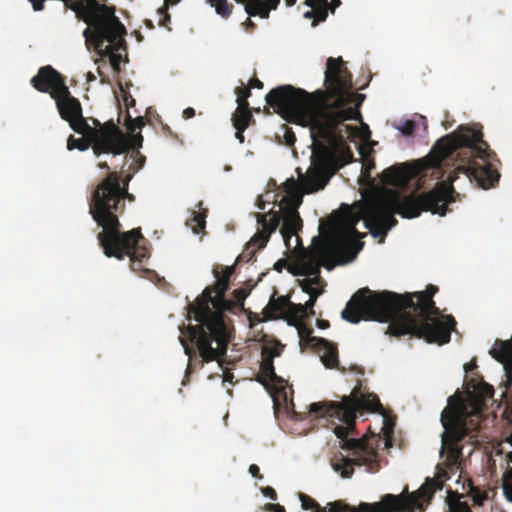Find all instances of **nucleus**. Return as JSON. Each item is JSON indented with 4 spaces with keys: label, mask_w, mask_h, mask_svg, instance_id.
Wrapping results in <instances>:
<instances>
[{
    "label": "nucleus",
    "mask_w": 512,
    "mask_h": 512,
    "mask_svg": "<svg viewBox=\"0 0 512 512\" xmlns=\"http://www.w3.org/2000/svg\"><path fill=\"white\" fill-rule=\"evenodd\" d=\"M290 302L291 301L289 296L275 297L274 294L270 298L268 305L264 309L265 318L268 320H273L279 317H284Z\"/></svg>",
    "instance_id": "nucleus-21"
},
{
    "label": "nucleus",
    "mask_w": 512,
    "mask_h": 512,
    "mask_svg": "<svg viewBox=\"0 0 512 512\" xmlns=\"http://www.w3.org/2000/svg\"><path fill=\"white\" fill-rule=\"evenodd\" d=\"M245 130H236V133H235V137L241 142L243 143L244 142V136H243V132Z\"/></svg>",
    "instance_id": "nucleus-55"
},
{
    "label": "nucleus",
    "mask_w": 512,
    "mask_h": 512,
    "mask_svg": "<svg viewBox=\"0 0 512 512\" xmlns=\"http://www.w3.org/2000/svg\"><path fill=\"white\" fill-rule=\"evenodd\" d=\"M239 4L245 6V12L250 16H260L261 18H268V11L264 8V0H235Z\"/></svg>",
    "instance_id": "nucleus-27"
},
{
    "label": "nucleus",
    "mask_w": 512,
    "mask_h": 512,
    "mask_svg": "<svg viewBox=\"0 0 512 512\" xmlns=\"http://www.w3.org/2000/svg\"><path fill=\"white\" fill-rule=\"evenodd\" d=\"M233 273L234 266H216L213 269L215 284L206 287L201 296L189 305V315L197 324L188 325L185 336H180L179 341L190 361L201 364L212 361L220 363L227 353L231 336L223 312L243 308L249 293L239 288L232 292V300L225 298Z\"/></svg>",
    "instance_id": "nucleus-4"
},
{
    "label": "nucleus",
    "mask_w": 512,
    "mask_h": 512,
    "mask_svg": "<svg viewBox=\"0 0 512 512\" xmlns=\"http://www.w3.org/2000/svg\"><path fill=\"white\" fill-rule=\"evenodd\" d=\"M456 128H459V129H462V128H483V126L480 125V124L470 125V124L461 123Z\"/></svg>",
    "instance_id": "nucleus-52"
},
{
    "label": "nucleus",
    "mask_w": 512,
    "mask_h": 512,
    "mask_svg": "<svg viewBox=\"0 0 512 512\" xmlns=\"http://www.w3.org/2000/svg\"><path fill=\"white\" fill-rule=\"evenodd\" d=\"M233 377H234V375L231 372H225V374H224V380L225 381H230L231 382Z\"/></svg>",
    "instance_id": "nucleus-57"
},
{
    "label": "nucleus",
    "mask_w": 512,
    "mask_h": 512,
    "mask_svg": "<svg viewBox=\"0 0 512 512\" xmlns=\"http://www.w3.org/2000/svg\"><path fill=\"white\" fill-rule=\"evenodd\" d=\"M255 216L261 229L246 244L245 250L238 256V261L249 262L255 256L257 250L263 249L267 245L271 234L277 230L281 223V215L273 210L268 213H256Z\"/></svg>",
    "instance_id": "nucleus-15"
},
{
    "label": "nucleus",
    "mask_w": 512,
    "mask_h": 512,
    "mask_svg": "<svg viewBox=\"0 0 512 512\" xmlns=\"http://www.w3.org/2000/svg\"><path fill=\"white\" fill-rule=\"evenodd\" d=\"M287 318L289 325H295L303 322L308 318V312L303 304H295L290 302L289 307L284 315Z\"/></svg>",
    "instance_id": "nucleus-26"
},
{
    "label": "nucleus",
    "mask_w": 512,
    "mask_h": 512,
    "mask_svg": "<svg viewBox=\"0 0 512 512\" xmlns=\"http://www.w3.org/2000/svg\"><path fill=\"white\" fill-rule=\"evenodd\" d=\"M305 4L312 8L304 14L305 18H315L313 25L325 21L328 16V0H306Z\"/></svg>",
    "instance_id": "nucleus-23"
},
{
    "label": "nucleus",
    "mask_w": 512,
    "mask_h": 512,
    "mask_svg": "<svg viewBox=\"0 0 512 512\" xmlns=\"http://www.w3.org/2000/svg\"><path fill=\"white\" fill-rule=\"evenodd\" d=\"M262 493L269 497L271 500L275 501L277 499V493L274 488L267 486L262 489Z\"/></svg>",
    "instance_id": "nucleus-42"
},
{
    "label": "nucleus",
    "mask_w": 512,
    "mask_h": 512,
    "mask_svg": "<svg viewBox=\"0 0 512 512\" xmlns=\"http://www.w3.org/2000/svg\"><path fill=\"white\" fill-rule=\"evenodd\" d=\"M283 191L285 196L282 198L280 203V210L278 211L281 215L282 227L280 233L288 249L291 248V238L297 236V242L300 241L298 232L303 227L302 219L299 215L298 208L302 204V193L299 188V183L294 177L288 178L283 183ZM276 212L275 210H273Z\"/></svg>",
    "instance_id": "nucleus-14"
},
{
    "label": "nucleus",
    "mask_w": 512,
    "mask_h": 512,
    "mask_svg": "<svg viewBox=\"0 0 512 512\" xmlns=\"http://www.w3.org/2000/svg\"><path fill=\"white\" fill-rule=\"evenodd\" d=\"M269 508L274 512H285V508L279 504H270Z\"/></svg>",
    "instance_id": "nucleus-51"
},
{
    "label": "nucleus",
    "mask_w": 512,
    "mask_h": 512,
    "mask_svg": "<svg viewBox=\"0 0 512 512\" xmlns=\"http://www.w3.org/2000/svg\"><path fill=\"white\" fill-rule=\"evenodd\" d=\"M245 26L247 29H253L255 27V24L250 18H247L246 22H245Z\"/></svg>",
    "instance_id": "nucleus-56"
},
{
    "label": "nucleus",
    "mask_w": 512,
    "mask_h": 512,
    "mask_svg": "<svg viewBox=\"0 0 512 512\" xmlns=\"http://www.w3.org/2000/svg\"><path fill=\"white\" fill-rule=\"evenodd\" d=\"M281 128L288 129V128H290V127H289V126H287V124H282Z\"/></svg>",
    "instance_id": "nucleus-63"
},
{
    "label": "nucleus",
    "mask_w": 512,
    "mask_h": 512,
    "mask_svg": "<svg viewBox=\"0 0 512 512\" xmlns=\"http://www.w3.org/2000/svg\"><path fill=\"white\" fill-rule=\"evenodd\" d=\"M231 120L234 128H248L251 124H254L250 107L245 104L237 105Z\"/></svg>",
    "instance_id": "nucleus-24"
},
{
    "label": "nucleus",
    "mask_w": 512,
    "mask_h": 512,
    "mask_svg": "<svg viewBox=\"0 0 512 512\" xmlns=\"http://www.w3.org/2000/svg\"><path fill=\"white\" fill-rule=\"evenodd\" d=\"M349 135H357L361 138L358 151L362 161V177L366 180L371 179V171L375 168L373 145L376 142L371 141V130H346Z\"/></svg>",
    "instance_id": "nucleus-18"
},
{
    "label": "nucleus",
    "mask_w": 512,
    "mask_h": 512,
    "mask_svg": "<svg viewBox=\"0 0 512 512\" xmlns=\"http://www.w3.org/2000/svg\"><path fill=\"white\" fill-rule=\"evenodd\" d=\"M207 2L224 19H228L233 12V4L229 3L228 0H207Z\"/></svg>",
    "instance_id": "nucleus-32"
},
{
    "label": "nucleus",
    "mask_w": 512,
    "mask_h": 512,
    "mask_svg": "<svg viewBox=\"0 0 512 512\" xmlns=\"http://www.w3.org/2000/svg\"><path fill=\"white\" fill-rule=\"evenodd\" d=\"M317 276L318 275L314 276L313 279H305L301 283L302 290L305 293L309 294V296H311V293L312 294H318V295L320 294V292H318L315 288H313V285L318 282Z\"/></svg>",
    "instance_id": "nucleus-38"
},
{
    "label": "nucleus",
    "mask_w": 512,
    "mask_h": 512,
    "mask_svg": "<svg viewBox=\"0 0 512 512\" xmlns=\"http://www.w3.org/2000/svg\"><path fill=\"white\" fill-rule=\"evenodd\" d=\"M314 350L320 354L321 362L326 368H336L342 372L345 371L344 368L339 367L338 348L336 344L323 338Z\"/></svg>",
    "instance_id": "nucleus-19"
},
{
    "label": "nucleus",
    "mask_w": 512,
    "mask_h": 512,
    "mask_svg": "<svg viewBox=\"0 0 512 512\" xmlns=\"http://www.w3.org/2000/svg\"><path fill=\"white\" fill-rule=\"evenodd\" d=\"M455 501L450 499V508L453 512H472L466 502L459 500V495L455 493Z\"/></svg>",
    "instance_id": "nucleus-37"
},
{
    "label": "nucleus",
    "mask_w": 512,
    "mask_h": 512,
    "mask_svg": "<svg viewBox=\"0 0 512 512\" xmlns=\"http://www.w3.org/2000/svg\"><path fill=\"white\" fill-rule=\"evenodd\" d=\"M249 87L252 88H257V89H262L264 87V84L262 81H260L258 78L254 77L252 78L250 81H249V84H248Z\"/></svg>",
    "instance_id": "nucleus-45"
},
{
    "label": "nucleus",
    "mask_w": 512,
    "mask_h": 512,
    "mask_svg": "<svg viewBox=\"0 0 512 512\" xmlns=\"http://www.w3.org/2000/svg\"><path fill=\"white\" fill-rule=\"evenodd\" d=\"M468 385L472 390L466 398L459 393L450 396L440 417L444 428L441 455L445 454V464L451 470L460 468L464 446L478 442L482 412L494 395L493 387L486 382L472 380Z\"/></svg>",
    "instance_id": "nucleus-8"
},
{
    "label": "nucleus",
    "mask_w": 512,
    "mask_h": 512,
    "mask_svg": "<svg viewBox=\"0 0 512 512\" xmlns=\"http://www.w3.org/2000/svg\"><path fill=\"white\" fill-rule=\"evenodd\" d=\"M452 181L453 178L448 182L438 184L430 191L412 192L408 195H402L396 189H386L364 202L361 215L349 211L342 217L332 219L340 221L353 216L359 222L362 218L370 234L374 238H381V242H383L387 232L398 223L394 214L409 219L420 216L422 212L445 216L449 212L448 204L458 201L460 197L452 187Z\"/></svg>",
    "instance_id": "nucleus-7"
},
{
    "label": "nucleus",
    "mask_w": 512,
    "mask_h": 512,
    "mask_svg": "<svg viewBox=\"0 0 512 512\" xmlns=\"http://www.w3.org/2000/svg\"><path fill=\"white\" fill-rule=\"evenodd\" d=\"M256 380L267 389L270 387V384L281 385L284 382V380L275 373L274 361L270 358H262L260 371L256 376Z\"/></svg>",
    "instance_id": "nucleus-20"
},
{
    "label": "nucleus",
    "mask_w": 512,
    "mask_h": 512,
    "mask_svg": "<svg viewBox=\"0 0 512 512\" xmlns=\"http://www.w3.org/2000/svg\"><path fill=\"white\" fill-rule=\"evenodd\" d=\"M360 410L381 413L383 407L378 396L373 393H363L359 383L350 395L343 396L340 402L312 403L307 412L308 415L316 414L341 422L336 424L333 430L341 440V448L350 451L351 454L335 455L331 465L343 478H350L353 475L354 466H366L371 472L377 471L379 467L375 449L369 447L364 439L348 438L349 433L355 429L356 413ZM305 415L306 413L293 410L292 418L302 420Z\"/></svg>",
    "instance_id": "nucleus-6"
},
{
    "label": "nucleus",
    "mask_w": 512,
    "mask_h": 512,
    "mask_svg": "<svg viewBox=\"0 0 512 512\" xmlns=\"http://www.w3.org/2000/svg\"><path fill=\"white\" fill-rule=\"evenodd\" d=\"M180 0H164V4L165 6L160 8L159 9V13L163 14V20H161L159 22V24L161 26H166L167 25V22L170 21V15L168 14L167 12V6L169 5H175L179 2Z\"/></svg>",
    "instance_id": "nucleus-39"
},
{
    "label": "nucleus",
    "mask_w": 512,
    "mask_h": 512,
    "mask_svg": "<svg viewBox=\"0 0 512 512\" xmlns=\"http://www.w3.org/2000/svg\"><path fill=\"white\" fill-rule=\"evenodd\" d=\"M202 206V202H199L197 204L199 211H193L192 218L189 219L187 222V225L191 227L192 231L195 234H199L201 231H203L206 225L208 211L207 209H204Z\"/></svg>",
    "instance_id": "nucleus-25"
},
{
    "label": "nucleus",
    "mask_w": 512,
    "mask_h": 512,
    "mask_svg": "<svg viewBox=\"0 0 512 512\" xmlns=\"http://www.w3.org/2000/svg\"><path fill=\"white\" fill-rule=\"evenodd\" d=\"M64 6L75 12L76 17L87 24L83 30L85 45L101 57L108 56L115 70H119L122 56L126 51V28L116 16L113 5L98 0H63Z\"/></svg>",
    "instance_id": "nucleus-10"
},
{
    "label": "nucleus",
    "mask_w": 512,
    "mask_h": 512,
    "mask_svg": "<svg viewBox=\"0 0 512 512\" xmlns=\"http://www.w3.org/2000/svg\"><path fill=\"white\" fill-rule=\"evenodd\" d=\"M468 494L471 496L474 504L476 505H482V503L487 498L486 492H483L478 487H475L471 480H468Z\"/></svg>",
    "instance_id": "nucleus-34"
},
{
    "label": "nucleus",
    "mask_w": 512,
    "mask_h": 512,
    "mask_svg": "<svg viewBox=\"0 0 512 512\" xmlns=\"http://www.w3.org/2000/svg\"><path fill=\"white\" fill-rule=\"evenodd\" d=\"M437 291L438 287L432 284L425 291L405 294L361 288L351 297L341 317L354 324L362 319L389 323L385 333L390 336L410 335L443 345L450 341L456 321L450 315L445 321L438 317L440 311L433 301Z\"/></svg>",
    "instance_id": "nucleus-2"
},
{
    "label": "nucleus",
    "mask_w": 512,
    "mask_h": 512,
    "mask_svg": "<svg viewBox=\"0 0 512 512\" xmlns=\"http://www.w3.org/2000/svg\"><path fill=\"white\" fill-rule=\"evenodd\" d=\"M30 82L37 91L49 93L52 99L68 87L64 77L50 65L39 68Z\"/></svg>",
    "instance_id": "nucleus-17"
},
{
    "label": "nucleus",
    "mask_w": 512,
    "mask_h": 512,
    "mask_svg": "<svg viewBox=\"0 0 512 512\" xmlns=\"http://www.w3.org/2000/svg\"><path fill=\"white\" fill-rule=\"evenodd\" d=\"M99 167L102 168V169H106V170L110 169V167L108 166V164L106 162L100 163Z\"/></svg>",
    "instance_id": "nucleus-61"
},
{
    "label": "nucleus",
    "mask_w": 512,
    "mask_h": 512,
    "mask_svg": "<svg viewBox=\"0 0 512 512\" xmlns=\"http://www.w3.org/2000/svg\"><path fill=\"white\" fill-rule=\"evenodd\" d=\"M53 100L61 118L69 123L70 128H92L82 115L80 101L72 96L68 87Z\"/></svg>",
    "instance_id": "nucleus-16"
},
{
    "label": "nucleus",
    "mask_w": 512,
    "mask_h": 512,
    "mask_svg": "<svg viewBox=\"0 0 512 512\" xmlns=\"http://www.w3.org/2000/svg\"><path fill=\"white\" fill-rule=\"evenodd\" d=\"M131 176L121 179L117 172H110L95 187L89 201V213L102 231L97 239L107 257L123 260L130 258L132 269L148 258V250L140 245L144 240L140 229L121 231L119 217L125 211V201L134 202L135 196L128 192Z\"/></svg>",
    "instance_id": "nucleus-5"
},
{
    "label": "nucleus",
    "mask_w": 512,
    "mask_h": 512,
    "mask_svg": "<svg viewBox=\"0 0 512 512\" xmlns=\"http://www.w3.org/2000/svg\"><path fill=\"white\" fill-rule=\"evenodd\" d=\"M340 5V0H328V10L332 12Z\"/></svg>",
    "instance_id": "nucleus-48"
},
{
    "label": "nucleus",
    "mask_w": 512,
    "mask_h": 512,
    "mask_svg": "<svg viewBox=\"0 0 512 512\" xmlns=\"http://www.w3.org/2000/svg\"><path fill=\"white\" fill-rule=\"evenodd\" d=\"M280 3V0H265L264 1V8L267 9L268 15L270 14L271 10H275Z\"/></svg>",
    "instance_id": "nucleus-41"
},
{
    "label": "nucleus",
    "mask_w": 512,
    "mask_h": 512,
    "mask_svg": "<svg viewBox=\"0 0 512 512\" xmlns=\"http://www.w3.org/2000/svg\"><path fill=\"white\" fill-rule=\"evenodd\" d=\"M400 131V135L404 138H409V137H412L414 135V131L415 130H399Z\"/></svg>",
    "instance_id": "nucleus-53"
},
{
    "label": "nucleus",
    "mask_w": 512,
    "mask_h": 512,
    "mask_svg": "<svg viewBox=\"0 0 512 512\" xmlns=\"http://www.w3.org/2000/svg\"><path fill=\"white\" fill-rule=\"evenodd\" d=\"M299 499L304 510H314V512H320V510L329 511V504L327 507H321L313 498L306 494L300 493Z\"/></svg>",
    "instance_id": "nucleus-33"
},
{
    "label": "nucleus",
    "mask_w": 512,
    "mask_h": 512,
    "mask_svg": "<svg viewBox=\"0 0 512 512\" xmlns=\"http://www.w3.org/2000/svg\"><path fill=\"white\" fill-rule=\"evenodd\" d=\"M166 131L168 132V135H169V136H171V137H172V136H174V133H173V131H172L171 129H168V130H166Z\"/></svg>",
    "instance_id": "nucleus-62"
},
{
    "label": "nucleus",
    "mask_w": 512,
    "mask_h": 512,
    "mask_svg": "<svg viewBox=\"0 0 512 512\" xmlns=\"http://www.w3.org/2000/svg\"><path fill=\"white\" fill-rule=\"evenodd\" d=\"M195 114H196L195 109L192 107H188V108L184 109V111L182 113V117L184 119H190V118L194 117Z\"/></svg>",
    "instance_id": "nucleus-46"
},
{
    "label": "nucleus",
    "mask_w": 512,
    "mask_h": 512,
    "mask_svg": "<svg viewBox=\"0 0 512 512\" xmlns=\"http://www.w3.org/2000/svg\"><path fill=\"white\" fill-rule=\"evenodd\" d=\"M149 125L156 127L162 125V128H169L167 125H163L160 116L152 108H148L145 116H137L134 119L128 115V122L125 124V128H143Z\"/></svg>",
    "instance_id": "nucleus-22"
},
{
    "label": "nucleus",
    "mask_w": 512,
    "mask_h": 512,
    "mask_svg": "<svg viewBox=\"0 0 512 512\" xmlns=\"http://www.w3.org/2000/svg\"><path fill=\"white\" fill-rule=\"evenodd\" d=\"M393 128H427L428 123L425 116L414 114L410 119L400 120L398 123H393Z\"/></svg>",
    "instance_id": "nucleus-29"
},
{
    "label": "nucleus",
    "mask_w": 512,
    "mask_h": 512,
    "mask_svg": "<svg viewBox=\"0 0 512 512\" xmlns=\"http://www.w3.org/2000/svg\"><path fill=\"white\" fill-rule=\"evenodd\" d=\"M78 137L70 136L67 141L69 150L84 151L92 147L96 155L102 153L120 155L133 145H141L142 130H74Z\"/></svg>",
    "instance_id": "nucleus-13"
},
{
    "label": "nucleus",
    "mask_w": 512,
    "mask_h": 512,
    "mask_svg": "<svg viewBox=\"0 0 512 512\" xmlns=\"http://www.w3.org/2000/svg\"><path fill=\"white\" fill-rule=\"evenodd\" d=\"M35 11H42L44 9V1L45 0H28Z\"/></svg>",
    "instance_id": "nucleus-44"
},
{
    "label": "nucleus",
    "mask_w": 512,
    "mask_h": 512,
    "mask_svg": "<svg viewBox=\"0 0 512 512\" xmlns=\"http://www.w3.org/2000/svg\"><path fill=\"white\" fill-rule=\"evenodd\" d=\"M235 94L237 96V105L245 104L249 106L248 98L251 96V87L241 82V86L236 87Z\"/></svg>",
    "instance_id": "nucleus-35"
},
{
    "label": "nucleus",
    "mask_w": 512,
    "mask_h": 512,
    "mask_svg": "<svg viewBox=\"0 0 512 512\" xmlns=\"http://www.w3.org/2000/svg\"><path fill=\"white\" fill-rule=\"evenodd\" d=\"M476 367V362L471 361L470 363H467L464 365V369L466 372L472 371Z\"/></svg>",
    "instance_id": "nucleus-54"
},
{
    "label": "nucleus",
    "mask_w": 512,
    "mask_h": 512,
    "mask_svg": "<svg viewBox=\"0 0 512 512\" xmlns=\"http://www.w3.org/2000/svg\"><path fill=\"white\" fill-rule=\"evenodd\" d=\"M142 143H143V141L141 142L140 146L133 145V146L129 147V149L123 153V154H127L131 151L130 158L132 159V162L129 165V170H131L133 173L140 170L145 164L146 158L139 151V149L142 147Z\"/></svg>",
    "instance_id": "nucleus-30"
},
{
    "label": "nucleus",
    "mask_w": 512,
    "mask_h": 512,
    "mask_svg": "<svg viewBox=\"0 0 512 512\" xmlns=\"http://www.w3.org/2000/svg\"><path fill=\"white\" fill-rule=\"evenodd\" d=\"M342 130H309L312 155L318 162L301 177V185L306 193L323 189L329 180L327 172L338 169L353 161V152L340 133Z\"/></svg>",
    "instance_id": "nucleus-11"
},
{
    "label": "nucleus",
    "mask_w": 512,
    "mask_h": 512,
    "mask_svg": "<svg viewBox=\"0 0 512 512\" xmlns=\"http://www.w3.org/2000/svg\"><path fill=\"white\" fill-rule=\"evenodd\" d=\"M257 207L260 210H264L265 209V203L262 200H259L258 203H257Z\"/></svg>",
    "instance_id": "nucleus-59"
},
{
    "label": "nucleus",
    "mask_w": 512,
    "mask_h": 512,
    "mask_svg": "<svg viewBox=\"0 0 512 512\" xmlns=\"http://www.w3.org/2000/svg\"><path fill=\"white\" fill-rule=\"evenodd\" d=\"M284 346L276 339L266 341L262 347V358L272 359L279 357L283 352Z\"/></svg>",
    "instance_id": "nucleus-31"
},
{
    "label": "nucleus",
    "mask_w": 512,
    "mask_h": 512,
    "mask_svg": "<svg viewBox=\"0 0 512 512\" xmlns=\"http://www.w3.org/2000/svg\"><path fill=\"white\" fill-rule=\"evenodd\" d=\"M507 498L512 501V485L506 490Z\"/></svg>",
    "instance_id": "nucleus-58"
},
{
    "label": "nucleus",
    "mask_w": 512,
    "mask_h": 512,
    "mask_svg": "<svg viewBox=\"0 0 512 512\" xmlns=\"http://www.w3.org/2000/svg\"><path fill=\"white\" fill-rule=\"evenodd\" d=\"M317 297H318V294L311 293L309 300L303 305L306 307V311L308 312V317L315 315V311L313 310V307L316 303Z\"/></svg>",
    "instance_id": "nucleus-40"
},
{
    "label": "nucleus",
    "mask_w": 512,
    "mask_h": 512,
    "mask_svg": "<svg viewBox=\"0 0 512 512\" xmlns=\"http://www.w3.org/2000/svg\"><path fill=\"white\" fill-rule=\"evenodd\" d=\"M282 134L276 133L275 137L279 143H284L287 146H293L296 137L293 130H281Z\"/></svg>",
    "instance_id": "nucleus-36"
},
{
    "label": "nucleus",
    "mask_w": 512,
    "mask_h": 512,
    "mask_svg": "<svg viewBox=\"0 0 512 512\" xmlns=\"http://www.w3.org/2000/svg\"><path fill=\"white\" fill-rule=\"evenodd\" d=\"M495 158L496 153L483 140L482 130H453L451 134L439 139L426 157L412 163L392 165L379 177L383 185L397 188H406L411 180L417 178L420 187L427 177L442 179L445 174L444 166L450 161L459 160V166L441 183L452 178L453 183L458 177L456 170H471L480 186L488 189L498 183L500 178L498 170L491 163ZM438 184L440 182L436 186Z\"/></svg>",
    "instance_id": "nucleus-3"
},
{
    "label": "nucleus",
    "mask_w": 512,
    "mask_h": 512,
    "mask_svg": "<svg viewBox=\"0 0 512 512\" xmlns=\"http://www.w3.org/2000/svg\"><path fill=\"white\" fill-rule=\"evenodd\" d=\"M94 123L98 126L97 128H112V129L119 128L112 121H109V122L105 123L103 126H100V124L96 123V121H94Z\"/></svg>",
    "instance_id": "nucleus-50"
},
{
    "label": "nucleus",
    "mask_w": 512,
    "mask_h": 512,
    "mask_svg": "<svg viewBox=\"0 0 512 512\" xmlns=\"http://www.w3.org/2000/svg\"><path fill=\"white\" fill-rule=\"evenodd\" d=\"M358 219L350 216L336 221L333 219L321 220L319 232L322 239L314 238L313 246L305 251L297 264L288 266L286 259H279L274 264V270L281 273L284 268L294 276H316L320 274V267L330 270L336 264L344 263L342 256L353 259L362 250V238L366 233L356 229Z\"/></svg>",
    "instance_id": "nucleus-9"
},
{
    "label": "nucleus",
    "mask_w": 512,
    "mask_h": 512,
    "mask_svg": "<svg viewBox=\"0 0 512 512\" xmlns=\"http://www.w3.org/2000/svg\"><path fill=\"white\" fill-rule=\"evenodd\" d=\"M294 326L298 330V335H299L300 341L303 342L305 345L311 347L312 349L316 348V346L323 339L321 337L313 336L312 328L307 326L304 322L297 323Z\"/></svg>",
    "instance_id": "nucleus-28"
},
{
    "label": "nucleus",
    "mask_w": 512,
    "mask_h": 512,
    "mask_svg": "<svg viewBox=\"0 0 512 512\" xmlns=\"http://www.w3.org/2000/svg\"><path fill=\"white\" fill-rule=\"evenodd\" d=\"M455 123H456L455 119L453 117H451L448 112H446L444 115V118L442 120V125L444 126V128H449V127L455 125Z\"/></svg>",
    "instance_id": "nucleus-43"
},
{
    "label": "nucleus",
    "mask_w": 512,
    "mask_h": 512,
    "mask_svg": "<svg viewBox=\"0 0 512 512\" xmlns=\"http://www.w3.org/2000/svg\"><path fill=\"white\" fill-rule=\"evenodd\" d=\"M442 483L427 478L425 483L416 491L409 493L405 490L399 495L385 494L379 502H362L357 507L341 501L329 503V511L320 512H419L424 511L436 490H441Z\"/></svg>",
    "instance_id": "nucleus-12"
},
{
    "label": "nucleus",
    "mask_w": 512,
    "mask_h": 512,
    "mask_svg": "<svg viewBox=\"0 0 512 512\" xmlns=\"http://www.w3.org/2000/svg\"><path fill=\"white\" fill-rule=\"evenodd\" d=\"M249 472L252 476L257 478H262V475L260 474V469L256 464H251L249 467Z\"/></svg>",
    "instance_id": "nucleus-47"
},
{
    "label": "nucleus",
    "mask_w": 512,
    "mask_h": 512,
    "mask_svg": "<svg viewBox=\"0 0 512 512\" xmlns=\"http://www.w3.org/2000/svg\"><path fill=\"white\" fill-rule=\"evenodd\" d=\"M324 86L313 92L289 84L277 86L265 96V112L304 128H370L360 112L365 95L354 91L342 57L327 59Z\"/></svg>",
    "instance_id": "nucleus-1"
},
{
    "label": "nucleus",
    "mask_w": 512,
    "mask_h": 512,
    "mask_svg": "<svg viewBox=\"0 0 512 512\" xmlns=\"http://www.w3.org/2000/svg\"><path fill=\"white\" fill-rule=\"evenodd\" d=\"M317 326L320 329H327L330 326V323L328 320L319 319L317 320Z\"/></svg>",
    "instance_id": "nucleus-49"
},
{
    "label": "nucleus",
    "mask_w": 512,
    "mask_h": 512,
    "mask_svg": "<svg viewBox=\"0 0 512 512\" xmlns=\"http://www.w3.org/2000/svg\"><path fill=\"white\" fill-rule=\"evenodd\" d=\"M297 0H285V4L288 7L293 6L296 3Z\"/></svg>",
    "instance_id": "nucleus-60"
}]
</instances>
